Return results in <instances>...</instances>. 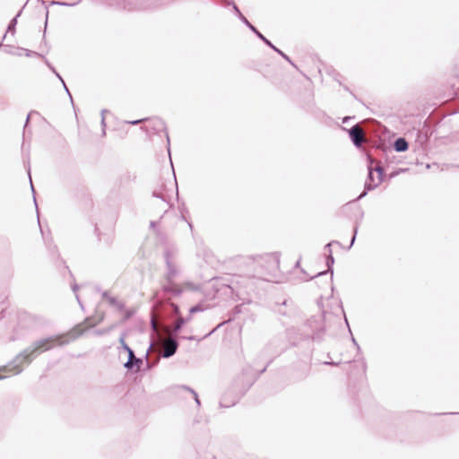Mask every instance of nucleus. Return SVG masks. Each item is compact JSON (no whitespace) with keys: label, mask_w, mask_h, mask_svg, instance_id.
<instances>
[{"label":"nucleus","mask_w":459,"mask_h":459,"mask_svg":"<svg viewBox=\"0 0 459 459\" xmlns=\"http://www.w3.org/2000/svg\"><path fill=\"white\" fill-rule=\"evenodd\" d=\"M154 126V129L157 131L164 130L166 131L165 123L160 118H154L152 120Z\"/></svg>","instance_id":"5701e85b"},{"label":"nucleus","mask_w":459,"mask_h":459,"mask_svg":"<svg viewBox=\"0 0 459 459\" xmlns=\"http://www.w3.org/2000/svg\"><path fill=\"white\" fill-rule=\"evenodd\" d=\"M28 173H29V177H30V183L31 190H32L33 193H35L34 187H33V185H32V181H31V178H30V170L28 171Z\"/></svg>","instance_id":"79ce46f5"},{"label":"nucleus","mask_w":459,"mask_h":459,"mask_svg":"<svg viewBox=\"0 0 459 459\" xmlns=\"http://www.w3.org/2000/svg\"><path fill=\"white\" fill-rule=\"evenodd\" d=\"M200 311H203V307L201 305H195L189 308V314H194Z\"/></svg>","instance_id":"393cba45"},{"label":"nucleus","mask_w":459,"mask_h":459,"mask_svg":"<svg viewBox=\"0 0 459 459\" xmlns=\"http://www.w3.org/2000/svg\"><path fill=\"white\" fill-rule=\"evenodd\" d=\"M184 325H185V321L183 320V317L177 316V320L175 321V323L173 324L172 328H171V334L173 336H177Z\"/></svg>","instance_id":"f3484780"},{"label":"nucleus","mask_w":459,"mask_h":459,"mask_svg":"<svg viewBox=\"0 0 459 459\" xmlns=\"http://www.w3.org/2000/svg\"><path fill=\"white\" fill-rule=\"evenodd\" d=\"M326 273H327V271L320 272V273H318L317 274H316L314 276H310L309 279H313V278L317 277V276L325 275V274H326Z\"/></svg>","instance_id":"4c0bfd02"},{"label":"nucleus","mask_w":459,"mask_h":459,"mask_svg":"<svg viewBox=\"0 0 459 459\" xmlns=\"http://www.w3.org/2000/svg\"><path fill=\"white\" fill-rule=\"evenodd\" d=\"M96 290H97V291H100V288L97 287V288H96Z\"/></svg>","instance_id":"0e129e2a"},{"label":"nucleus","mask_w":459,"mask_h":459,"mask_svg":"<svg viewBox=\"0 0 459 459\" xmlns=\"http://www.w3.org/2000/svg\"><path fill=\"white\" fill-rule=\"evenodd\" d=\"M221 4L228 6L232 5L233 11L238 16V18L248 28L252 23L244 16L241 13L238 5L234 2H228L226 0H221Z\"/></svg>","instance_id":"ddd939ff"},{"label":"nucleus","mask_w":459,"mask_h":459,"mask_svg":"<svg viewBox=\"0 0 459 459\" xmlns=\"http://www.w3.org/2000/svg\"><path fill=\"white\" fill-rule=\"evenodd\" d=\"M126 333H122L119 337V342L125 351L127 352L128 359L124 364V367L127 370H132L134 368H136L137 369L140 368V367L143 364V360L140 358H137L134 354V351L127 345V343L125 342Z\"/></svg>","instance_id":"0eeeda50"},{"label":"nucleus","mask_w":459,"mask_h":459,"mask_svg":"<svg viewBox=\"0 0 459 459\" xmlns=\"http://www.w3.org/2000/svg\"><path fill=\"white\" fill-rule=\"evenodd\" d=\"M238 399L239 397L238 395H233L232 397L229 398L228 394H225L221 398L220 406L223 408H230L235 405L238 403Z\"/></svg>","instance_id":"2eb2a0df"},{"label":"nucleus","mask_w":459,"mask_h":459,"mask_svg":"<svg viewBox=\"0 0 459 459\" xmlns=\"http://www.w3.org/2000/svg\"><path fill=\"white\" fill-rule=\"evenodd\" d=\"M176 1L177 0H159L160 8L163 7L164 5L172 4V3L176 2Z\"/></svg>","instance_id":"cd10ccee"},{"label":"nucleus","mask_w":459,"mask_h":459,"mask_svg":"<svg viewBox=\"0 0 459 459\" xmlns=\"http://www.w3.org/2000/svg\"><path fill=\"white\" fill-rule=\"evenodd\" d=\"M46 14H47V16L48 15V10L46 12ZM47 24H48V18L46 19L45 26H47Z\"/></svg>","instance_id":"6e6d98bb"},{"label":"nucleus","mask_w":459,"mask_h":459,"mask_svg":"<svg viewBox=\"0 0 459 459\" xmlns=\"http://www.w3.org/2000/svg\"><path fill=\"white\" fill-rule=\"evenodd\" d=\"M26 56H39V53H37V52L30 51V50H26Z\"/></svg>","instance_id":"e433bc0d"},{"label":"nucleus","mask_w":459,"mask_h":459,"mask_svg":"<svg viewBox=\"0 0 459 459\" xmlns=\"http://www.w3.org/2000/svg\"><path fill=\"white\" fill-rule=\"evenodd\" d=\"M457 168H459V165H456Z\"/></svg>","instance_id":"69168bd1"},{"label":"nucleus","mask_w":459,"mask_h":459,"mask_svg":"<svg viewBox=\"0 0 459 459\" xmlns=\"http://www.w3.org/2000/svg\"><path fill=\"white\" fill-rule=\"evenodd\" d=\"M333 264H334V258H333V254H328L326 256V265L328 268L327 271H329L331 273V279H333Z\"/></svg>","instance_id":"4be33fe9"},{"label":"nucleus","mask_w":459,"mask_h":459,"mask_svg":"<svg viewBox=\"0 0 459 459\" xmlns=\"http://www.w3.org/2000/svg\"><path fill=\"white\" fill-rule=\"evenodd\" d=\"M296 267L299 266V261H298L295 264Z\"/></svg>","instance_id":"680f3d73"},{"label":"nucleus","mask_w":459,"mask_h":459,"mask_svg":"<svg viewBox=\"0 0 459 459\" xmlns=\"http://www.w3.org/2000/svg\"><path fill=\"white\" fill-rule=\"evenodd\" d=\"M333 244L340 245V242L337 240H333L325 246V249L328 251V254H332L331 247Z\"/></svg>","instance_id":"a878e982"},{"label":"nucleus","mask_w":459,"mask_h":459,"mask_svg":"<svg viewBox=\"0 0 459 459\" xmlns=\"http://www.w3.org/2000/svg\"><path fill=\"white\" fill-rule=\"evenodd\" d=\"M107 112L106 109L101 110V117H105V113Z\"/></svg>","instance_id":"603ef678"},{"label":"nucleus","mask_w":459,"mask_h":459,"mask_svg":"<svg viewBox=\"0 0 459 459\" xmlns=\"http://www.w3.org/2000/svg\"><path fill=\"white\" fill-rule=\"evenodd\" d=\"M173 187H176L178 191L177 180L174 177V180H169L167 183L164 180H160L157 188L153 189L152 196L160 198L163 203H165L169 207L171 205L169 202L171 200V194Z\"/></svg>","instance_id":"423d86ee"},{"label":"nucleus","mask_w":459,"mask_h":459,"mask_svg":"<svg viewBox=\"0 0 459 459\" xmlns=\"http://www.w3.org/2000/svg\"><path fill=\"white\" fill-rule=\"evenodd\" d=\"M342 129L348 132L349 137L353 145L356 148L360 149L362 147V143L364 141V134L360 126L358 124H356L352 126L350 129H346L344 127H342Z\"/></svg>","instance_id":"9d476101"},{"label":"nucleus","mask_w":459,"mask_h":459,"mask_svg":"<svg viewBox=\"0 0 459 459\" xmlns=\"http://www.w3.org/2000/svg\"><path fill=\"white\" fill-rule=\"evenodd\" d=\"M191 315L190 314L187 317H183V320L185 321V325L191 320Z\"/></svg>","instance_id":"37998d69"},{"label":"nucleus","mask_w":459,"mask_h":459,"mask_svg":"<svg viewBox=\"0 0 459 459\" xmlns=\"http://www.w3.org/2000/svg\"><path fill=\"white\" fill-rule=\"evenodd\" d=\"M109 4L129 12H153L160 9L159 0H110Z\"/></svg>","instance_id":"7ed1b4c3"},{"label":"nucleus","mask_w":459,"mask_h":459,"mask_svg":"<svg viewBox=\"0 0 459 459\" xmlns=\"http://www.w3.org/2000/svg\"><path fill=\"white\" fill-rule=\"evenodd\" d=\"M242 309H243V304H240V305H237V306H235V307L231 309V311L230 312V318H229L228 320H226V321L222 322V323H221V324H222V325H223L224 324L228 323V322H230V321L234 320L237 315H238V314L242 313Z\"/></svg>","instance_id":"a211bd4d"},{"label":"nucleus","mask_w":459,"mask_h":459,"mask_svg":"<svg viewBox=\"0 0 459 459\" xmlns=\"http://www.w3.org/2000/svg\"><path fill=\"white\" fill-rule=\"evenodd\" d=\"M62 84H63V86H64V89H65V92L68 94V96H69V98H70L71 101L73 102L72 95H71V93H70V91H69V90H68V88H67V86H66L65 82H62Z\"/></svg>","instance_id":"2f4dec72"},{"label":"nucleus","mask_w":459,"mask_h":459,"mask_svg":"<svg viewBox=\"0 0 459 459\" xmlns=\"http://www.w3.org/2000/svg\"><path fill=\"white\" fill-rule=\"evenodd\" d=\"M131 316H132V313H131V312H129V311H127V312L126 313L125 318H126V319H128V318H130V317H131Z\"/></svg>","instance_id":"a18cd8bd"},{"label":"nucleus","mask_w":459,"mask_h":459,"mask_svg":"<svg viewBox=\"0 0 459 459\" xmlns=\"http://www.w3.org/2000/svg\"><path fill=\"white\" fill-rule=\"evenodd\" d=\"M182 219L187 222L190 230H193V224H192V222L188 221L184 215H182Z\"/></svg>","instance_id":"58836bf2"},{"label":"nucleus","mask_w":459,"mask_h":459,"mask_svg":"<svg viewBox=\"0 0 459 459\" xmlns=\"http://www.w3.org/2000/svg\"><path fill=\"white\" fill-rule=\"evenodd\" d=\"M179 388H181V389H183V390H186V391L189 392L190 394H193V397H194V399H195V403H196V405H197L198 407H200V406H201V401H200V399H199V397H198L197 393H196L194 389H192L191 387L186 386V385H181Z\"/></svg>","instance_id":"412c9836"},{"label":"nucleus","mask_w":459,"mask_h":459,"mask_svg":"<svg viewBox=\"0 0 459 459\" xmlns=\"http://www.w3.org/2000/svg\"><path fill=\"white\" fill-rule=\"evenodd\" d=\"M351 117H345L342 118V123H347Z\"/></svg>","instance_id":"c03bdc74"},{"label":"nucleus","mask_w":459,"mask_h":459,"mask_svg":"<svg viewBox=\"0 0 459 459\" xmlns=\"http://www.w3.org/2000/svg\"><path fill=\"white\" fill-rule=\"evenodd\" d=\"M82 331H81V332H80L79 333H77L76 335H74V336L72 337V340L75 339L77 336H79V335H80V334H82Z\"/></svg>","instance_id":"864d4df0"},{"label":"nucleus","mask_w":459,"mask_h":459,"mask_svg":"<svg viewBox=\"0 0 459 459\" xmlns=\"http://www.w3.org/2000/svg\"><path fill=\"white\" fill-rule=\"evenodd\" d=\"M82 0L52 1L51 4L61 6H74L78 4Z\"/></svg>","instance_id":"6ab92c4d"},{"label":"nucleus","mask_w":459,"mask_h":459,"mask_svg":"<svg viewBox=\"0 0 459 459\" xmlns=\"http://www.w3.org/2000/svg\"><path fill=\"white\" fill-rule=\"evenodd\" d=\"M357 232H358V228H357V226H356V227H354V229H353V236H352L351 240L350 247H351L354 244V242H355Z\"/></svg>","instance_id":"c756f323"},{"label":"nucleus","mask_w":459,"mask_h":459,"mask_svg":"<svg viewBox=\"0 0 459 459\" xmlns=\"http://www.w3.org/2000/svg\"><path fill=\"white\" fill-rule=\"evenodd\" d=\"M394 149L397 152H403L409 149V143L404 137H398L394 142Z\"/></svg>","instance_id":"dca6fc26"},{"label":"nucleus","mask_w":459,"mask_h":459,"mask_svg":"<svg viewBox=\"0 0 459 459\" xmlns=\"http://www.w3.org/2000/svg\"><path fill=\"white\" fill-rule=\"evenodd\" d=\"M45 63L47 64V65L48 66V68L51 70V67H53L51 65V64L48 61V60H45Z\"/></svg>","instance_id":"8fccbe9b"},{"label":"nucleus","mask_w":459,"mask_h":459,"mask_svg":"<svg viewBox=\"0 0 459 459\" xmlns=\"http://www.w3.org/2000/svg\"><path fill=\"white\" fill-rule=\"evenodd\" d=\"M6 377L0 374V380L4 379Z\"/></svg>","instance_id":"bf43d9fd"},{"label":"nucleus","mask_w":459,"mask_h":459,"mask_svg":"<svg viewBox=\"0 0 459 459\" xmlns=\"http://www.w3.org/2000/svg\"><path fill=\"white\" fill-rule=\"evenodd\" d=\"M368 161V177L365 181V189L363 192L355 199V201L360 200L365 197L368 191L374 190L377 188L384 180L385 171L382 166L377 165L373 167V164L376 163V160L369 154L367 155Z\"/></svg>","instance_id":"f03ea898"},{"label":"nucleus","mask_w":459,"mask_h":459,"mask_svg":"<svg viewBox=\"0 0 459 459\" xmlns=\"http://www.w3.org/2000/svg\"><path fill=\"white\" fill-rule=\"evenodd\" d=\"M106 333V331H105V330H99V331H97V333H98V334H103V333Z\"/></svg>","instance_id":"3c124183"},{"label":"nucleus","mask_w":459,"mask_h":459,"mask_svg":"<svg viewBox=\"0 0 459 459\" xmlns=\"http://www.w3.org/2000/svg\"><path fill=\"white\" fill-rule=\"evenodd\" d=\"M165 262L167 265V273L165 274L166 284L162 286V290L166 294L178 296L181 294V289L174 283V279L178 275V269L170 260L169 251L165 252Z\"/></svg>","instance_id":"39448f33"},{"label":"nucleus","mask_w":459,"mask_h":459,"mask_svg":"<svg viewBox=\"0 0 459 459\" xmlns=\"http://www.w3.org/2000/svg\"><path fill=\"white\" fill-rule=\"evenodd\" d=\"M102 299H106L109 305L116 307L119 311L125 309V304L118 301L115 297L109 295L108 291L105 290L101 292Z\"/></svg>","instance_id":"4468645a"},{"label":"nucleus","mask_w":459,"mask_h":459,"mask_svg":"<svg viewBox=\"0 0 459 459\" xmlns=\"http://www.w3.org/2000/svg\"><path fill=\"white\" fill-rule=\"evenodd\" d=\"M351 339H352V342L357 346L358 349H359V346L358 342H356L355 338L352 337Z\"/></svg>","instance_id":"de8ad7c7"},{"label":"nucleus","mask_w":459,"mask_h":459,"mask_svg":"<svg viewBox=\"0 0 459 459\" xmlns=\"http://www.w3.org/2000/svg\"><path fill=\"white\" fill-rule=\"evenodd\" d=\"M150 225H151V227H152V228H153V227H155L156 222H155V221H151V224H150Z\"/></svg>","instance_id":"5fc2aeb1"},{"label":"nucleus","mask_w":459,"mask_h":459,"mask_svg":"<svg viewBox=\"0 0 459 459\" xmlns=\"http://www.w3.org/2000/svg\"><path fill=\"white\" fill-rule=\"evenodd\" d=\"M265 370H266V368H264L260 371V374L264 373Z\"/></svg>","instance_id":"052dcab7"},{"label":"nucleus","mask_w":459,"mask_h":459,"mask_svg":"<svg viewBox=\"0 0 459 459\" xmlns=\"http://www.w3.org/2000/svg\"><path fill=\"white\" fill-rule=\"evenodd\" d=\"M72 290H73V291H74V294H75V298H76V299H77V301H78V303H79L80 307H81L82 308H83L82 303V301H81V299H80V298H79V296H78V294H77V291H78V290H79V285H78V284H76V283H74V284L72 285Z\"/></svg>","instance_id":"b1692460"},{"label":"nucleus","mask_w":459,"mask_h":459,"mask_svg":"<svg viewBox=\"0 0 459 459\" xmlns=\"http://www.w3.org/2000/svg\"><path fill=\"white\" fill-rule=\"evenodd\" d=\"M272 310L283 324L288 323L299 315L298 307L290 299H284L282 301L275 302L272 306Z\"/></svg>","instance_id":"20e7f679"},{"label":"nucleus","mask_w":459,"mask_h":459,"mask_svg":"<svg viewBox=\"0 0 459 459\" xmlns=\"http://www.w3.org/2000/svg\"><path fill=\"white\" fill-rule=\"evenodd\" d=\"M248 29L259 39H261L266 46L279 54L282 58L288 61L293 66L295 65L289 56H287L284 52L279 49L276 46H274L267 38H265L253 24H251Z\"/></svg>","instance_id":"1a4fd4ad"},{"label":"nucleus","mask_w":459,"mask_h":459,"mask_svg":"<svg viewBox=\"0 0 459 459\" xmlns=\"http://www.w3.org/2000/svg\"><path fill=\"white\" fill-rule=\"evenodd\" d=\"M33 200H34L35 206L38 209V204H37V201H36V197L35 196L33 197Z\"/></svg>","instance_id":"4d7b16f0"},{"label":"nucleus","mask_w":459,"mask_h":459,"mask_svg":"<svg viewBox=\"0 0 459 459\" xmlns=\"http://www.w3.org/2000/svg\"><path fill=\"white\" fill-rule=\"evenodd\" d=\"M4 317V310H2L0 313V320Z\"/></svg>","instance_id":"09e8293b"},{"label":"nucleus","mask_w":459,"mask_h":459,"mask_svg":"<svg viewBox=\"0 0 459 459\" xmlns=\"http://www.w3.org/2000/svg\"><path fill=\"white\" fill-rule=\"evenodd\" d=\"M151 326L153 331H157V324L153 318L151 319Z\"/></svg>","instance_id":"c9c22d12"},{"label":"nucleus","mask_w":459,"mask_h":459,"mask_svg":"<svg viewBox=\"0 0 459 459\" xmlns=\"http://www.w3.org/2000/svg\"><path fill=\"white\" fill-rule=\"evenodd\" d=\"M101 126H102V135H105V134H106V130H105V127H106L105 117H101Z\"/></svg>","instance_id":"72a5a7b5"},{"label":"nucleus","mask_w":459,"mask_h":459,"mask_svg":"<svg viewBox=\"0 0 459 459\" xmlns=\"http://www.w3.org/2000/svg\"><path fill=\"white\" fill-rule=\"evenodd\" d=\"M69 342L70 339H65L64 335L49 336L37 340L18 353L8 365L0 368V371L11 375H19L23 371V363L30 365L40 353L49 351L53 346H63Z\"/></svg>","instance_id":"f257e3e1"},{"label":"nucleus","mask_w":459,"mask_h":459,"mask_svg":"<svg viewBox=\"0 0 459 459\" xmlns=\"http://www.w3.org/2000/svg\"><path fill=\"white\" fill-rule=\"evenodd\" d=\"M166 138H167V143H168V152H169V155L170 156V147H169V144H170V142H169V134L168 132L166 131Z\"/></svg>","instance_id":"f704fd0d"},{"label":"nucleus","mask_w":459,"mask_h":459,"mask_svg":"<svg viewBox=\"0 0 459 459\" xmlns=\"http://www.w3.org/2000/svg\"><path fill=\"white\" fill-rule=\"evenodd\" d=\"M30 117V114H29V115L27 116L26 123H25L24 128H26V126H27V125H28V123H29Z\"/></svg>","instance_id":"49530a36"},{"label":"nucleus","mask_w":459,"mask_h":459,"mask_svg":"<svg viewBox=\"0 0 459 459\" xmlns=\"http://www.w3.org/2000/svg\"><path fill=\"white\" fill-rule=\"evenodd\" d=\"M263 262H264L267 264V270L269 271L278 269L280 265L279 257L273 254H268L263 257H260L258 263L262 265Z\"/></svg>","instance_id":"9b49d317"},{"label":"nucleus","mask_w":459,"mask_h":459,"mask_svg":"<svg viewBox=\"0 0 459 459\" xmlns=\"http://www.w3.org/2000/svg\"><path fill=\"white\" fill-rule=\"evenodd\" d=\"M343 89H344L345 91H350V92H351V91H350L349 87H347V86H345V85H344V86H343Z\"/></svg>","instance_id":"13d9d810"},{"label":"nucleus","mask_w":459,"mask_h":459,"mask_svg":"<svg viewBox=\"0 0 459 459\" xmlns=\"http://www.w3.org/2000/svg\"><path fill=\"white\" fill-rule=\"evenodd\" d=\"M307 325L311 330V338L316 341H321L325 333V323L323 315L313 316L307 322Z\"/></svg>","instance_id":"6e6552de"},{"label":"nucleus","mask_w":459,"mask_h":459,"mask_svg":"<svg viewBox=\"0 0 459 459\" xmlns=\"http://www.w3.org/2000/svg\"><path fill=\"white\" fill-rule=\"evenodd\" d=\"M171 306H172L173 312H174L175 316H181L178 306L176 305V304H172Z\"/></svg>","instance_id":"c85d7f7f"},{"label":"nucleus","mask_w":459,"mask_h":459,"mask_svg":"<svg viewBox=\"0 0 459 459\" xmlns=\"http://www.w3.org/2000/svg\"><path fill=\"white\" fill-rule=\"evenodd\" d=\"M325 365L337 366L339 363L333 361H325Z\"/></svg>","instance_id":"ea45409f"},{"label":"nucleus","mask_w":459,"mask_h":459,"mask_svg":"<svg viewBox=\"0 0 459 459\" xmlns=\"http://www.w3.org/2000/svg\"><path fill=\"white\" fill-rule=\"evenodd\" d=\"M51 71L56 74V76L61 81V82H65L62 76L56 71L54 67H51Z\"/></svg>","instance_id":"473e14b6"},{"label":"nucleus","mask_w":459,"mask_h":459,"mask_svg":"<svg viewBox=\"0 0 459 459\" xmlns=\"http://www.w3.org/2000/svg\"><path fill=\"white\" fill-rule=\"evenodd\" d=\"M22 13V10L16 14V16H14L9 22L8 26H7V33L10 32V33H14L15 32V27H16V24H17V19L18 17L21 15Z\"/></svg>","instance_id":"aec40b11"},{"label":"nucleus","mask_w":459,"mask_h":459,"mask_svg":"<svg viewBox=\"0 0 459 459\" xmlns=\"http://www.w3.org/2000/svg\"><path fill=\"white\" fill-rule=\"evenodd\" d=\"M396 174H398V172L392 173V174H391V177H394V176H395Z\"/></svg>","instance_id":"e2e57ef3"},{"label":"nucleus","mask_w":459,"mask_h":459,"mask_svg":"<svg viewBox=\"0 0 459 459\" xmlns=\"http://www.w3.org/2000/svg\"><path fill=\"white\" fill-rule=\"evenodd\" d=\"M178 346L179 343L175 338L169 339L165 343L162 357L165 359L172 357L177 352Z\"/></svg>","instance_id":"f8f14e48"},{"label":"nucleus","mask_w":459,"mask_h":459,"mask_svg":"<svg viewBox=\"0 0 459 459\" xmlns=\"http://www.w3.org/2000/svg\"><path fill=\"white\" fill-rule=\"evenodd\" d=\"M222 325V324H219L215 328H213L212 331H210L208 333H206L204 337H202V340H204V338L210 336L218 328H220Z\"/></svg>","instance_id":"7c9ffc66"},{"label":"nucleus","mask_w":459,"mask_h":459,"mask_svg":"<svg viewBox=\"0 0 459 459\" xmlns=\"http://www.w3.org/2000/svg\"><path fill=\"white\" fill-rule=\"evenodd\" d=\"M184 339H186V340H189V341H194V340H196V337L194 336V335H191V336H187V337H183Z\"/></svg>","instance_id":"a19ab883"},{"label":"nucleus","mask_w":459,"mask_h":459,"mask_svg":"<svg viewBox=\"0 0 459 459\" xmlns=\"http://www.w3.org/2000/svg\"><path fill=\"white\" fill-rule=\"evenodd\" d=\"M147 120H150V118L136 119V120L127 121L126 123L135 126V125H138V124H140L143 121H147Z\"/></svg>","instance_id":"bb28decb"}]
</instances>
